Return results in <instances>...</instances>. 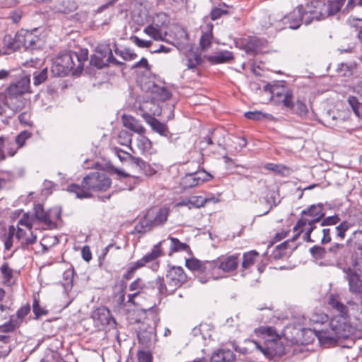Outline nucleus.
<instances>
[{
  "mask_svg": "<svg viewBox=\"0 0 362 362\" xmlns=\"http://www.w3.org/2000/svg\"><path fill=\"white\" fill-rule=\"evenodd\" d=\"M144 32L156 40H162L161 30L158 26L148 25L145 28Z\"/></svg>",
  "mask_w": 362,
  "mask_h": 362,
  "instance_id": "50",
  "label": "nucleus"
},
{
  "mask_svg": "<svg viewBox=\"0 0 362 362\" xmlns=\"http://www.w3.org/2000/svg\"><path fill=\"white\" fill-rule=\"evenodd\" d=\"M263 45L262 41L257 37H250L243 45V49L247 54L256 55Z\"/></svg>",
  "mask_w": 362,
  "mask_h": 362,
  "instance_id": "30",
  "label": "nucleus"
},
{
  "mask_svg": "<svg viewBox=\"0 0 362 362\" xmlns=\"http://www.w3.org/2000/svg\"><path fill=\"white\" fill-rule=\"evenodd\" d=\"M40 37L28 30H22L15 35L13 47L16 49L23 47L25 50L33 51L40 49Z\"/></svg>",
  "mask_w": 362,
  "mask_h": 362,
  "instance_id": "11",
  "label": "nucleus"
},
{
  "mask_svg": "<svg viewBox=\"0 0 362 362\" xmlns=\"http://www.w3.org/2000/svg\"><path fill=\"white\" fill-rule=\"evenodd\" d=\"M339 221L340 218L338 215L327 216L323 219H321L320 226H334L337 224Z\"/></svg>",
  "mask_w": 362,
  "mask_h": 362,
  "instance_id": "61",
  "label": "nucleus"
},
{
  "mask_svg": "<svg viewBox=\"0 0 362 362\" xmlns=\"http://www.w3.org/2000/svg\"><path fill=\"white\" fill-rule=\"evenodd\" d=\"M87 59V49L65 52L55 58L52 72L59 76L68 75L71 71L74 75L79 74L83 71L84 62Z\"/></svg>",
  "mask_w": 362,
  "mask_h": 362,
  "instance_id": "2",
  "label": "nucleus"
},
{
  "mask_svg": "<svg viewBox=\"0 0 362 362\" xmlns=\"http://www.w3.org/2000/svg\"><path fill=\"white\" fill-rule=\"evenodd\" d=\"M111 184V179L105 173L93 172L83 177L81 185L71 184L67 187V191L76 194L78 199L90 198L92 197L91 191H106Z\"/></svg>",
  "mask_w": 362,
  "mask_h": 362,
  "instance_id": "1",
  "label": "nucleus"
},
{
  "mask_svg": "<svg viewBox=\"0 0 362 362\" xmlns=\"http://www.w3.org/2000/svg\"><path fill=\"white\" fill-rule=\"evenodd\" d=\"M4 283L9 284L13 278V269L9 267L7 262H4L0 267Z\"/></svg>",
  "mask_w": 362,
  "mask_h": 362,
  "instance_id": "45",
  "label": "nucleus"
},
{
  "mask_svg": "<svg viewBox=\"0 0 362 362\" xmlns=\"http://www.w3.org/2000/svg\"><path fill=\"white\" fill-rule=\"evenodd\" d=\"M30 307L28 304L20 308L16 312V315H12L8 322L0 325V332H11L18 328L25 317L30 313Z\"/></svg>",
  "mask_w": 362,
  "mask_h": 362,
  "instance_id": "15",
  "label": "nucleus"
},
{
  "mask_svg": "<svg viewBox=\"0 0 362 362\" xmlns=\"http://www.w3.org/2000/svg\"><path fill=\"white\" fill-rule=\"evenodd\" d=\"M156 288V279L153 281L145 282L141 278H137L132 282L129 286L131 291H139L140 293H147L150 290Z\"/></svg>",
  "mask_w": 362,
  "mask_h": 362,
  "instance_id": "25",
  "label": "nucleus"
},
{
  "mask_svg": "<svg viewBox=\"0 0 362 362\" xmlns=\"http://www.w3.org/2000/svg\"><path fill=\"white\" fill-rule=\"evenodd\" d=\"M150 89L151 93L156 94L160 100L164 101L171 97V93L169 92L166 87L159 86L153 83Z\"/></svg>",
  "mask_w": 362,
  "mask_h": 362,
  "instance_id": "40",
  "label": "nucleus"
},
{
  "mask_svg": "<svg viewBox=\"0 0 362 362\" xmlns=\"http://www.w3.org/2000/svg\"><path fill=\"white\" fill-rule=\"evenodd\" d=\"M310 252L314 258L321 259L325 257L327 250L323 247L315 245L310 249Z\"/></svg>",
  "mask_w": 362,
  "mask_h": 362,
  "instance_id": "54",
  "label": "nucleus"
},
{
  "mask_svg": "<svg viewBox=\"0 0 362 362\" xmlns=\"http://www.w3.org/2000/svg\"><path fill=\"white\" fill-rule=\"evenodd\" d=\"M166 241V243L170 248L168 255L171 256L175 252H186L189 255H192V251L189 245L185 243L180 242L179 239L175 237L169 236Z\"/></svg>",
  "mask_w": 362,
  "mask_h": 362,
  "instance_id": "20",
  "label": "nucleus"
},
{
  "mask_svg": "<svg viewBox=\"0 0 362 362\" xmlns=\"http://www.w3.org/2000/svg\"><path fill=\"white\" fill-rule=\"evenodd\" d=\"M166 241H161L157 245H154L152 248L151 252L145 255L141 259H139L137 262L140 264L143 267L146 263L156 260L158 257L164 255V252L162 251L160 248L161 245L165 244Z\"/></svg>",
  "mask_w": 362,
  "mask_h": 362,
  "instance_id": "28",
  "label": "nucleus"
},
{
  "mask_svg": "<svg viewBox=\"0 0 362 362\" xmlns=\"http://www.w3.org/2000/svg\"><path fill=\"white\" fill-rule=\"evenodd\" d=\"M6 96V101H7V105L8 109H11L12 110V112L10 115H7L8 118H11L13 115H15V113L20 112L22 110L25 105L26 100L23 97V95H7Z\"/></svg>",
  "mask_w": 362,
  "mask_h": 362,
  "instance_id": "21",
  "label": "nucleus"
},
{
  "mask_svg": "<svg viewBox=\"0 0 362 362\" xmlns=\"http://www.w3.org/2000/svg\"><path fill=\"white\" fill-rule=\"evenodd\" d=\"M352 33L358 37L362 42V19H353L350 22Z\"/></svg>",
  "mask_w": 362,
  "mask_h": 362,
  "instance_id": "46",
  "label": "nucleus"
},
{
  "mask_svg": "<svg viewBox=\"0 0 362 362\" xmlns=\"http://www.w3.org/2000/svg\"><path fill=\"white\" fill-rule=\"evenodd\" d=\"M139 137L137 139V146L138 148L143 151H147L151 148V141L146 136H144V134H139Z\"/></svg>",
  "mask_w": 362,
  "mask_h": 362,
  "instance_id": "52",
  "label": "nucleus"
},
{
  "mask_svg": "<svg viewBox=\"0 0 362 362\" xmlns=\"http://www.w3.org/2000/svg\"><path fill=\"white\" fill-rule=\"evenodd\" d=\"M165 278L166 280L163 276H158L156 278V295L160 300L173 295L177 288L187 282V276L182 267L168 264Z\"/></svg>",
  "mask_w": 362,
  "mask_h": 362,
  "instance_id": "3",
  "label": "nucleus"
},
{
  "mask_svg": "<svg viewBox=\"0 0 362 362\" xmlns=\"http://www.w3.org/2000/svg\"><path fill=\"white\" fill-rule=\"evenodd\" d=\"M33 310L34 314L35 315L36 318L39 317L41 315L47 314V311L40 307L39 300H37L36 298H35L33 300Z\"/></svg>",
  "mask_w": 362,
  "mask_h": 362,
  "instance_id": "63",
  "label": "nucleus"
},
{
  "mask_svg": "<svg viewBox=\"0 0 362 362\" xmlns=\"http://www.w3.org/2000/svg\"><path fill=\"white\" fill-rule=\"evenodd\" d=\"M119 143L124 146H130L132 141V134L122 130L119 134Z\"/></svg>",
  "mask_w": 362,
  "mask_h": 362,
  "instance_id": "55",
  "label": "nucleus"
},
{
  "mask_svg": "<svg viewBox=\"0 0 362 362\" xmlns=\"http://www.w3.org/2000/svg\"><path fill=\"white\" fill-rule=\"evenodd\" d=\"M226 131L221 127L209 131L206 137H205V142L207 144L206 148L213 153L222 154L226 149Z\"/></svg>",
  "mask_w": 362,
  "mask_h": 362,
  "instance_id": "10",
  "label": "nucleus"
},
{
  "mask_svg": "<svg viewBox=\"0 0 362 362\" xmlns=\"http://www.w3.org/2000/svg\"><path fill=\"white\" fill-rule=\"evenodd\" d=\"M156 308L153 307L151 308L148 310V314L152 315L153 320V326L150 327L148 331L141 330L138 333V338L139 341L142 343L147 342L151 340L153 337H156V322L158 320V315L155 313Z\"/></svg>",
  "mask_w": 362,
  "mask_h": 362,
  "instance_id": "24",
  "label": "nucleus"
},
{
  "mask_svg": "<svg viewBox=\"0 0 362 362\" xmlns=\"http://www.w3.org/2000/svg\"><path fill=\"white\" fill-rule=\"evenodd\" d=\"M189 209L192 207L199 208L204 206V197L202 196H192L188 199Z\"/></svg>",
  "mask_w": 362,
  "mask_h": 362,
  "instance_id": "62",
  "label": "nucleus"
},
{
  "mask_svg": "<svg viewBox=\"0 0 362 362\" xmlns=\"http://www.w3.org/2000/svg\"><path fill=\"white\" fill-rule=\"evenodd\" d=\"M329 329H313L315 336L322 344H327L335 342L340 338L347 337V331L350 327L346 322H340L337 317H333L329 322Z\"/></svg>",
  "mask_w": 362,
  "mask_h": 362,
  "instance_id": "7",
  "label": "nucleus"
},
{
  "mask_svg": "<svg viewBox=\"0 0 362 362\" xmlns=\"http://www.w3.org/2000/svg\"><path fill=\"white\" fill-rule=\"evenodd\" d=\"M259 255L256 250H250L243 255L241 267L243 270L250 269L255 262Z\"/></svg>",
  "mask_w": 362,
  "mask_h": 362,
  "instance_id": "35",
  "label": "nucleus"
},
{
  "mask_svg": "<svg viewBox=\"0 0 362 362\" xmlns=\"http://www.w3.org/2000/svg\"><path fill=\"white\" fill-rule=\"evenodd\" d=\"M319 11L313 10V4L311 2L307 3L305 6H298L295 9L281 18V23L285 28L293 30L298 29L303 23L306 25L310 24L313 21L317 20L320 16Z\"/></svg>",
  "mask_w": 362,
  "mask_h": 362,
  "instance_id": "5",
  "label": "nucleus"
},
{
  "mask_svg": "<svg viewBox=\"0 0 362 362\" xmlns=\"http://www.w3.org/2000/svg\"><path fill=\"white\" fill-rule=\"evenodd\" d=\"M141 264V263L140 264L137 261L136 262L131 263L126 272L123 274L122 278L125 280H129L132 279L136 271L142 267Z\"/></svg>",
  "mask_w": 362,
  "mask_h": 362,
  "instance_id": "49",
  "label": "nucleus"
},
{
  "mask_svg": "<svg viewBox=\"0 0 362 362\" xmlns=\"http://www.w3.org/2000/svg\"><path fill=\"white\" fill-rule=\"evenodd\" d=\"M92 317L98 326H108L109 329H114L116 327V321L107 307L98 308L93 312Z\"/></svg>",
  "mask_w": 362,
  "mask_h": 362,
  "instance_id": "17",
  "label": "nucleus"
},
{
  "mask_svg": "<svg viewBox=\"0 0 362 362\" xmlns=\"http://www.w3.org/2000/svg\"><path fill=\"white\" fill-rule=\"evenodd\" d=\"M346 306L349 310V319L353 316L355 318H358L362 315V298L360 297L357 299V301L352 300L347 301Z\"/></svg>",
  "mask_w": 362,
  "mask_h": 362,
  "instance_id": "33",
  "label": "nucleus"
},
{
  "mask_svg": "<svg viewBox=\"0 0 362 362\" xmlns=\"http://www.w3.org/2000/svg\"><path fill=\"white\" fill-rule=\"evenodd\" d=\"M143 117L155 132L165 137H170L172 136V134L168 131L166 124L160 122L158 119L149 114H144Z\"/></svg>",
  "mask_w": 362,
  "mask_h": 362,
  "instance_id": "19",
  "label": "nucleus"
},
{
  "mask_svg": "<svg viewBox=\"0 0 362 362\" xmlns=\"http://www.w3.org/2000/svg\"><path fill=\"white\" fill-rule=\"evenodd\" d=\"M170 210L166 207H153L135 225L134 230L138 233H145L152 228L163 226L168 220Z\"/></svg>",
  "mask_w": 362,
  "mask_h": 362,
  "instance_id": "6",
  "label": "nucleus"
},
{
  "mask_svg": "<svg viewBox=\"0 0 362 362\" xmlns=\"http://www.w3.org/2000/svg\"><path fill=\"white\" fill-rule=\"evenodd\" d=\"M96 52L98 55L106 57L107 59L108 56L111 54L112 51L109 45L101 44L97 46Z\"/></svg>",
  "mask_w": 362,
  "mask_h": 362,
  "instance_id": "57",
  "label": "nucleus"
},
{
  "mask_svg": "<svg viewBox=\"0 0 362 362\" xmlns=\"http://www.w3.org/2000/svg\"><path fill=\"white\" fill-rule=\"evenodd\" d=\"M313 4V10L319 11L321 13L317 21L325 18L327 16H334L339 12L345 4L346 0H334L328 1L327 4H324L319 1H311Z\"/></svg>",
  "mask_w": 362,
  "mask_h": 362,
  "instance_id": "13",
  "label": "nucleus"
},
{
  "mask_svg": "<svg viewBox=\"0 0 362 362\" xmlns=\"http://www.w3.org/2000/svg\"><path fill=\"white\" fill-rule=\"evenodd\" d=\"M37 242V236L34 235L32 231H30V235L29 237L24 238L21 242V245L18 248H21L23 250H25L28 248L29 245H33Z\"/></svg>",
  "mask_w": 362,
  "mask_h": 362,
  "instance_id": "58",
  "label": "nucleus"
},
{
  "mask_svg": "<svg viewBox=\"0 0 362 362\" xmlns=\"http://www.w3.org/2000/svg\"><path fill=\"white\" fill-rule=\"evenodd\" d=\"M251 342L255 345V349L261 352L267 358H271L274 354L273 345L264 341V344L261 342L252 340Z\"/></svg>",
  "mask_w": 362,
  "mask_h": 362,
  "instance_id": "38",
  "label": "nucleus"
},
{
  "mask_svg": "<svg viewBox=\"0 0 362 362\" xmlns=\"http://www.w3.org/2000/svg\"><path fill=\"white\" fill-rule=\"evenodd\" d=\"M323 204H313L308 209H304L301 212L302 216L298 219L297 223L293 227V230L296 235L291 238V241H295L299 235L304 231L305 227L311 226L320 222L321 219L324 217Z\"/></svg>",
  "mask_w": 362,
  "mask_h": 362,
  "instance_id": "9",
  "label": "nucleus"
},
{
  "mask_svg": "<svg viewBox=\"0 0 362 362\" xmlns=\"http://www.w3.org/2000/svg\"><path fill=\"white\" fill-rule=\"evenodd\" d=\"M251 342L255 345V349L261 352L267 358H271L274 354L273 345L264 341V344L261 342L252 340Z\"/></svg>",
  "mask_w": 362,
  "mask_h": 362,
  "instance_id": "37",
  "label": "nucleus"
},
{
  "mask_svg": "<svg viewBox=\"0 0 362 362\" xmlns=\"http://www.w3.org/2000/svg\"><path fill=\"white\" fill-rule=\"evenodd\" d=\"M346 251V245L341 243H334L329 249L328 252L332 255V256L337 259V266L339 267V262H341L344 264V260L341 257Z\"/></svg>",
  "mask_w": 362,
  "mask_h": 362,
  "instance_id": "36",
  "label": "nucleus"
},
{
  "mask_svg": "<svg viewBox=\"0 0 362 362\" xmlns=\"http://www.w3.org/2000/svg\"><path fill=\"white\" fill-rule=\"evenodd\" d=\"M244 116L248 119L255 121L268 119L273 120L274 116L271 114L264 113L262 111H248L245 112Z\"/></svg>",
  "mask_w": 362,
  "mask_h": 362,
  "instance_id": "39",
  "label": "nucleus"
},
{
  "mask_svg": "<svg viewBox=\"0 0 362 362\" xmlns=\"http://www.w3.org/2000/svg\"><path fill=\"white\" fill-rule=\"evenodd\" d=\"M34 211L35 217L39 221L43 223L49 228H54L56 226V223L51 219L52 213L51 210L45 211L43 206L40 204H38L35 206Z\"/></svg>",
  "mask_w": 362,
  "mask_h": 362,
  "instance_id": "23",
  "label": "nucleus"
},
{
  "mask_svg": "<svg viewBox=\"0 0 362 362\" xmlns=\"http://www.w3.org/2000/svg\"><path fill=\"white\" fill-rule=\"evenodd\" d=\"M338 74L344 77H350L358 74V64L355 62L341 63L337 69Z\"/></svg>",
  "mask_w": 362,
  "mask_h": 362,
  "instance_id": "29",
  "label": "nucleus"
},
{
  "mask_svg": "<svg viewBox=\"0 0 362 362\" xmlns=\"http://www.w3.org/2000/svg\"><path fill=\"white\" fill-rule=\"evenodd\" d=\"M339 268L345 274L344 278L348 281L349 291L356 296L362 293V280L356 272L347 264L339 262Z\"/></svg>",
  "mask_w": 362,
  "mask_h": 362,
  "instance_id": "12",
  "label": "nucleus"
},
{
  "mask_svg": "<svg viewBox=\"0 0 362 362\" xmlns=\"http://www.w3.org/2000/svg\"><path fill=\"white\" fill-rule=\"evenodd\" d=\"M200 179L197 177L195 174H187L182 179V184L185 187H193L199 184Z\"/></svg>",
  "mask_w": 362,
  "mask_h": 362,
  "instance_id": "48",
  "label": "nucleus"
},
{
  "mask_svg": "<svg viewBox=\"0 0 362 362\" xmlns=\"http://www.w3.org/2000/svg\"><path fill=\"white\" fill-rule=\"evenodd\" d=\"M30 77L29 75L22 74L16 82L11 83L6 88L5 93L7 95H23L25 93H31Z\"/></svg>",
  "mask_w": 362,
  "mask_h": 362,
  "instance_id": "14",
  "label": "nucleus"
},
{
  "mask_svg": "<svg viewBox=\"0 0 362 362\" xmlns=\"http://www.w3.org/2000/svg\"><path fill=\"white\" fill-rule=\"evenodd\" d=\"M355 247L357 251L351 255V262L347 264V266H350L355 271L356 270L362 274V244H356Z\"/></svg>",
  "mask_w": 362,
  "mask_h": 362,
  "instance_id": "32",
  "label": "nucleus"
},
{
  "mask_svg": "<svg viewBox=\"0 0 362 362\" xmlns=\"http://www.w3.org/2000/svg\"><path fill=\"white\" fill-rule=\"evenodd\" d=\"M16 228L14 226H10L8 228V233L5 235L4 239V248L6 250H9L13 245V238L15 235Z\"/></svg>",
  "mask_w": 362,
  "mask_h": 362,
  "instance_id": "53",
  "label": "nucleus"
},
{
  "mask_svg": "<svg viewBox=\"0 0 362 362\" xmlns=\"http://www.w3.org/2000/svg\"><path fill=\"white\" fill-rule=\"evenodd\" d=\"M239 263L238 256L232 255L218 258L216 261H205L206 276L208 279H218L223 272H230L237 269Z\"/></svg>",
  "mask_w": 362,
  "mask_h": 362,
  "instance_id": "8",
  "label": "nucleus"
},
{
  "mask_svg": "<svg viewBox=\"0 0 362 362\" xmlns=\"http://www.w3.org/2000/svg\"><path fill=\"white\" fill-rule=\"evenodd\" d=\"M114 52L117 55L121 57L124 61H132L137 57V54L130 48L119 49L115 44Z\"/></svg>",
  "mask_w": 362,
  "mask_h": 362,
  "instance_id": "41",
  "label": "nucleus"
},
{
  "mask_svg": "<svg viewBox=\"0 0 362 362\" xmlns=\"http://www.w3.org/2000/svg\"><path fill=\"white\" fill-rule=\"evenodd\" d=\"M32 136V134L26 130L21 132L16 137V142L18 146V148L22 147L25 141Z\"/></svg>",
  "mask_w": 362,
  "mask_h": 362,
  "instance_id": "60",
  "label": "nucleus"
},
{
  "mask_svg": "<svg viewBox=\"0 0 362 362\" xmlns=\"http://www.w3.org/2000/svg\"><path fill=\"white\" fill-rule=\"evenodd\" d=\"M122 122L125 127L139 134H144L146 132L145 128L132 116L123 115Z\"/></svg>",
  "mask_w": 362,
  "mask_h": 362,
  "instance_id": "31",
  "label": "nucleus"
},
{
  "mask_svg": "<svg viewBox=\"0 0 362 362\" xmlns=\"http://www.w3.org/2000/svg\"><path fill=\"white\" fill-rule=\"evenodd\" d=\"M202 62V58L196 53L188 55L186 66L189 69H194Z\"/></svg>",
  "mask_w": 362,
  "mask_h": 362,
  "instance_id": "47",
  "label": "nucleus"
},
{
  "mask_svg": "<svg viewBox=\"0 0 362 362\" xmlns=\"http://www.w3.org/2000/svg\"><path fill=\"white\" fill-rule=\"evenodd\" d=\"M353 226V223L348 221H343L335 227L336 237L340 240H344L346 237V233Z\"/></svg>",
  "mask_w": 362,
  "mask_h": 362,
  "instance_id": "42",
  "label": "nucleus"
},
{
  "mask_svg": "<svg viewBox=\"0 0 362 362\" xmlns=\"http://www.w3.org/2000/svg\"><path fill=\"white\" fill-rule=\"evenodd\" d=\"M207 61L211 65L226 64L232 62L234 59L233 53L228 50H222L214 53L212 55L205 56Z\"/></svg>",
  "mask_w": 362,
  "mask_h": 362,
  "instance_id": "22",
  "label": "nucleus"
},
{
  "mask_svg": "<svg viewBox=\"0 0 362 362\" xmlns=\"http://www.w3.org/2000/svg\"><path fill=\"white\" fill-rule=\"evenodd\" d=\"M90 64L97 67L98 69H103L107 66V62H106V57L94 54L90 57Z\"/></svg>",
  "mask_w": 362,
  "mask_h": 362,
  "instance_id": "51",
  "label": "nucleus"
},
{
  "mask_svg": "<svg viewBox=\"0 0 362 362\" xmlns=\"http://www.w3.org/2000/svg\"><path fill=\"white\" fill-rule=\"evenodd\" d=\"M78 8L74 0H62L56 6L57 11L64 14H69L74 12Z\"/></svg>",
  "mask_w": 362,
  "mask_h": 362,
  "instance_id": "34",
  "label": "nucleus"
},
{
  "mask_svg": "<svg viewBox=\"0 0 362 362\" xmlns=\"http://www.w3.org/2000/svg\"><path fill=\"white\" fill-rule=\"evenodd\" d=\"M264 90L269 91L273 98H279L276 102L281 103L283 107L291 113L301 119L308 117L309 110L305 100L298 98L295 101L291 89L286 87L279 88L267 84L264 86Z\"/></svg>",
  "mask_w": 362,
  "mask_h": 362,
  "instance_id": "4",
  "label": "nucleus"
},
{
  "mask_svg": "<svg viewBox=\"0 0 362 362\" xmlns=\"http://www.w3.org/2000/svg\"><path fill=\"white\" fill-rule=\"evenodd\" d=\"M255 333L257 337L262 338L271 345L281 339L276 329L271 326H262L255 329Z\"/></svg>",
  "mask_w": 362,
  "mask_h": 362,
  "instance_id": "18",
  "label": "nucleus"
},
{
  "mask_svg": "<svg viewBox=\"0 0 362 362\" xmlns=\"http://www.w3.org/2000/svg\"><path fill=\"white\" fill-rule=\"evenodd\" d=\"M235 355L230 349H220L214 351L211 356V362H233Z\"/></svg>",
  "mask_w": 362,
  "mask_h": 362,
  "instance_id": "26",
  "label": "nucleus"
},
{
  "mask_svg": "<svg viewBox=\"0 0 362 362\" xmlns=\"http://www.w3.org/2000/svg\"><path fill=\"white\" fill-rule=\"evenodd\" d=\"M31 114L30 112L25 111L18 115V120L21 124L25 127H33V122L30 119Z\"/></svg>",
  "mask_w": 362,
  "mask_h": 362,
  "instance_id": "56",
  "label": "nucleus"
},
{
  "mask_svg": "<svg viewBox=\"0 0 362 362\" xmlns=\"http://www.w3.org/2000/svg\"><path fill=\"white\" fill-rule=\"evenodd\" d=\"M166 241H161L157 245H154L152 248L151 252L145 255L141 259H139L137 262L140 264L143 267L146 263L156 260L158 257L164 255V252L162 251L160 248L161 245L165 244Z\"/></svg>",
  "mask_w": 362,
  "mask_h": 362,
  "instance_id": "27",
  "label": "nucleus"
},
{
  "mask_svg": "<svg viewBox=\"0 0 362 362\" xmlns=\"http://www.w3.org/2000/svg\"><path fill=\"white\" fill-rule=\"evenodd\" d=\"M348 103L354 114L362 121V103L355 96H349Z\"/></svg>",
  "mask_w": 362,
  "mask_h": 362,
  "instance_id": "43",
  "label": "nucleus"
},
{
  "mask_svg": "<svg viewBox=\"0 0 362 362\" xmlns=\"http://www.w3.org/2000/svg\"><path fill=\"white\" fill-rule=\"evenodd\" d=\"M138 360L139 362H151L152 356L148 351H139L137 354Z\"/></svg>",
  "mask_w": 362,
  "mask_h": 362,
  "instance_id": "64",
  "label": "nucleus"
},
{
  "mask_svg": "<svg viewBox=\"0 0 362 362\" xmlns=\"http://www.w3.org/2000/svg\"><path fill=\"white\" fill-rule=\"evenodd\" d=\"M327 305L330 309L337 313L336 317L340 322H346L349 319V310L346 305H344L339 294H330L327 298Z\"/></svg>",
  "mask_w": 362,
  "mask_h": 362,
  "instance_id": "16",
  "label": "nucleus"
},
{
  "mask_svg": "<svg viewBox=\"0 0 362 362\" xmlns=\"http://www.w3.org/2000/svg\"><path fill=\"white\" fill-rule=\"evenodd\" d=\"M48 78V69L45 68L41 71H35L33 73V84L37 86L47 81Z\"/></svg>",
  "mask_w": 362,
  "mask_h": 362,
  "instance_id": "44",
  "label": "nucleus"
},
{
  "mask_svg": "<svg viewBox=\"0 0 362 362\" xmlns=\"http://www.w3.org/2000/svg\"><path fill=\"white\" fill-rule=\"evenodd\" d=\"M185 266L192 271H198L202 267V262L196 258L186 259Z\"/></svg>",
  "mask_w": 362,
  "mask_h": 362,
  "instance_id": "59",
  "label": "nucleus"
}]
</instances>
